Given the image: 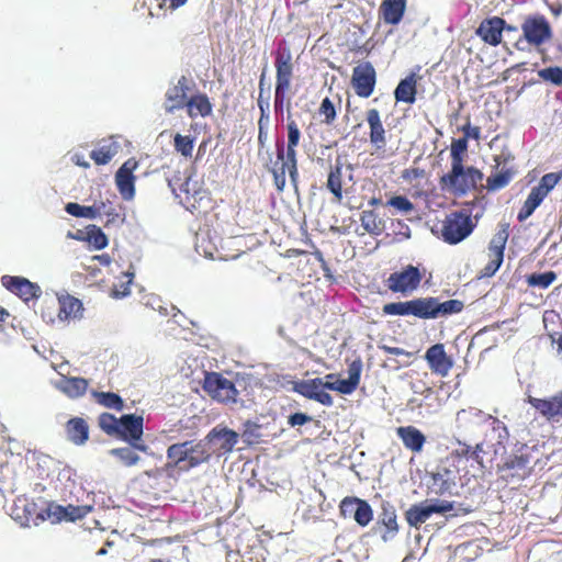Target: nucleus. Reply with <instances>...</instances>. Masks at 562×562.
Listing matches in <instances>:
<instances>
[{
    "label": "nucleus",
    "mask_w": 562,
    "mask_h": 562,
    "mask_svg": "<svg viewBox=\"0 0 562 562\" xmlns=\"http://www.w3.org/2000/svg\"><path fill=\"white\" fill-rule=\"evenodd\" d=\"M514 172L510 169L503 168L496 175L487 179V186L490 190H498L506 187L512 180Z\"/></svg>",
    "instance_id": "c03bdc74"
},
{
    "label": "nucleus",
    "mask_w": 562,
    "mask_h": 562,
    "mask_svg": "<svg viewBox=\"0 0 562 562\" xmlns=\"http://www.w3.org/2000/svg\"><path fill=\"white\" fill-rule=\"evenodd\" d=\"M88 385V380L83 378L66 375H61L60 380L55 383V387L70 398L82 396L86 393Z\"/></svg>",
    "instance_id": "5701e85b"
},
{
    "label": "nucleus",
    "mask_w": 562,
    "mask_h": 562,
    "mask_svg": "<svg viewBox=\"0 0 562 562\" xmlns=\"http://www.w3.org/2000/svg\"><path fill=\"white\" fill-rule=\"evenodd\" d=\"M406 0H384L381 4V12L385 23L398 24L404 15Z\"/></svg>",
    "instance_id": "cd10ccee"
},
{
    "label": "nucleus",
    "mask_w": 562,
    "mask_h": 562,
    "mask_svg": "<svg viewBox=\"0 0 562 562\" xmlns=\"http://www.w3.org/2000/svg\"><path fill=\"white\" fill-rule=\"evenodd\" d=\"M521 30L524 40L533 46L542 45L552 35L549 22L541 15L528 16L524 21Z\"/></svg>",
    "instance_id": "1a4fd4ad"
},
{
    "label": "nucleus",
    "mask_w": 562,
    "mask_h": 562,
    "mask_svg": "<svg viewBox=\"0 0 562 562\" xmlns=\"http://www.w3.org/2000/svg\"><path fill=\"white\" fill-rule=\"evenodd\" d=\"M547 195L542 192V190L533 187L526 199V203L537 209Z\"/></svg>",
    "instance_id": "774afa93"
},
{
    "label": "nucleus",
    "mask_w": 562,
    "mask_h": 562,
    "mask_svg": "<svg viewBox=\"0 0 562 562\" xmlns=\"http://www.w3.org/2000/svg\"><path fill=\"white\" fill-rule=\"evenodd\" d=\"M290 89L274 88V111L282 114L286 101V93Z\"/></svg>",
    "instance_id": "69168bd1"
},
{
    "label": "nucleus",
    "mask_w": 562,
    "mask_h": 562,
    "mask_svg": "<svg viewBox=\"0 0 562 562\" xmlns=\"http://www.w3.org/2000/svg\"><path fill=\"white\" fill-rule=\"evenodd\" d=\"M288 146H297L301 137V132L299 130L295 121L290 120V115L288 116Z\"/></svg>",
    "instance_id": "bf43d9fd"
},
{
    "label": "nucleus",
    "mask_w": 562,
    "mask_h": 562,
    "mask_svg": "<svg viewBox=\"0 0 562 562\" xmlns=\"http://www.w3.org/2000/svg\"><path fill=\"white\" fill-rule=\"evenodd\" d=\"M561 179V173L558 172H549L542 176L538 186V189L542 190V192L548 195V193L558 184Z\"/></svg>",
    "instance_id": "8fccbe9b"
},
{
    "label": "nucleus",
    "mask_w": 562,
    "mask_h": 562,
    "mask_svg": "<svg viewBox=\"0 0 562 562\" xmlns=\"http://www.w3.org/2000/svg\"><path fill=\"white\" fill-rule=\"evenodd\" d=\"M372 518H373V510H372L370 504L367 501L362 499L360 505L355 510V516H353L355 521L359 526L366 527L370 524Z\"/></svg>",
    "instance_id": "49530a36"
},
{
    "label": "nucleus",
    "mask_w": 562,
    "mask_h": 562,
    "mask_svg": "<svg viewBox=\"0 0 562 562\" xmlns=\"http://www.w3.org/2000/svg\"><path fill=\"white\" fill-rule=\"evenodd\" d=\"M468 149V140L465 138L454 139L451 144L450 156H451V168H453V176L459 175L462 171L463 154Z\"/></svg>",
    "instance_id": "72a5a7b5"
},
{
    "label": "nucleus",
    "mask_w": 562,
    "mask_h": 562,
    "mask_svg": "<svg viewBox=\"0 0 562 562\" xmlns=\"http://www.w3.org/2000/svg\"><path fill=\"white\" fill-rule=\"evenodd\" d=\"M91 510L90 506H67V520L75 521L83 518Z\"/></svg>",
    "instance_id": "680f3d73"
},
{
    "label": "nucleus",
    "mask_w": 562,
    "mask_h": 562,
    "mask_svg": "<svg viewBox=\"0 0 562 562\" xmlns=\"http://www.w3.org/2000/svg\"><path fill=\"white\" fill-rule=\"evenodd\" d=\"M530 405L548 419L562 417V391L549 398L529 396Z\"/></svg>",
    "instance_id": "412c9836"
},
{
    "label": "nucleus",
    "mask_w": 562,
    "mask_h": 562,
    "mask_svg": "<svg viewBox=\"0 0 562 562\" xmlns=\"http://www.w3.org/2000/svg\"><path fill=\"white\" fill-rule=\"evenodd\" d=\"M277 158L282 161L283 168L296 166V150L295 146H286V154L284 153V144L282 140L277 143Z\"/></svg>",
    "instance_id": "37998d69"
},
{
    "label": "nucleus",
    "mask_w": 562,
    "mask_h": 562,
    "mask_svg": "<svg viewBox=\"0 0 562 562\" xmlns=\"http://www.w3.org/2000/svg\"><path fill=\"white\" fill-rule=\"evenodd\" d=\"M1 281L3 286L20 296L25 302L30 301L31 299H37L42 294L40 285L32 283L22 277L3 276Z\"/></svg>",
    "instance_id": "4468645a"
},
{
    "label": "nucleus",
    "mask_w": 562,
    "mask_h": 562,
    "mask_svg": "<svg viewBox=\"0 0 562 562\" xmlns=\"http://www.w3.org/2000/svg\"><path fill=\"white\" fill-rule=\"evenodd\" d=\"M312 419V416L305 413L296 412L288 416V425L291 427L303 426L310 423Z\"/></svg>",
    "instance_id": "338daca9"
},
{
    "label": "nucleus",
    "mask_w": 562,
    "mask_h": 562,
    "mask_svg": "<svg viewBox=\"0 0 562 562\" xmlns=\"http://www.w3.org/2000/svg\"><path fill=\"white\" fill-rule=\"evenodd\" d=\"M99 427L109 436H117L120 418L110 413H102L98 418Z\"/></svg>",
    "instance_id": "79ce46f5"
},
{
    "label": "nucleus",
    "mask_w": 562,
    "mask_h": 562,
    "mask_svg": "<svg viewBox=\"0 0 562 562\" xmlns=\"http://www.w3.org/2000/svg\"><path fill=\"white\" fill-rule=\"evenodd\" d=\"M375 79V69L370 61L360 63L353 68L351 82L359 97L369 98L373 93Z\"/></svg>",
    "instance_id": "9b49d317"
},
{
    "label": "nucleus",
    "mask_w": 562,
    "mask_h": 562,
    "mask_svg": "<svg viewBox=\"0 0 562 562\" xmlns=\"http://www.w3.org/2000/svg\"><path fill=\"white\" fill-rule=\"evenodd\" d=\"M173 146L175 149L182 156L191 157L194 147V138L191 136L176 134L173 137Z\"/></svg>",
    "instance_id": "a18cd8bd"
},
{
    "label": "nucleus",
    "mask_w": 562,
    "mask_h": 562,
    "mask_svg": "<svg viewBox=\"0 0 562 562\" xmlns=\"http://www.w3.org/2000/svg\"><path fill=\"white\" fill-rule=\"evenodd\" d=\"M505 29V21L502 18H491L482 21L476 34L487 44L496 46L502 41V33Z\"/></svg>",
    "instance_id": "aec40b11"
},
{
    "label": "nucleus",
    "mask_w": 562,
    "mask_h": 562,
    "mask_svg": "<svg viewBox=\"0 0 562 562\" xmlns=\"http://www.w3.org/2000/svg\"><path fill=\"white\" fill-rule=\"evenodd\" d=\"M387 205L395 207L400 212L411 213L414 210V204L405 195H395L387 201Z\"/></svg>",
    "instance_id": "3c124183"
},
{
    "label": "nucleus",
    "mask_w": 562,
    "mask_h": 562,
    "mask_svg": "<svg viewBox=\"0 0 562 562\" xmlns=\"http://www.w3.org/2000/svg\"><path fill=\"white\" fill-rule=\"evenodd\" d=\"M103 210H105L104 202H101L100 204H93L91 206H85L75 202H69L65 206V211L69 215L90 220L95 218Z\"/></svg>",
    "instance_id": "473e14b6"
},
{
    "label": "nucleus",
    "mask_w": 562,
    "mask_h": 562,
    "mask_svg": "<svg viewBox=\"0 0 562 562\" xmlns=\"http://www.w3.org/2000/svg\"><path fill=\"white\" fill-rule=\"evenodd\" d=\"M491 425L492 430L497 434V445H503L509 437L507 427L497 418H493V423Z\"/></svg>",
    "instance_id": "0e129e2a"
},
{
    "label": "nucleus",
    "mask_w": 562,
    "mask_h": 562,
    "mask_svg": "<svg viewBox=\"0 0 562 562\" xmlns=\"http://www.w3.org/2000/svg\"><path fill=\"white\" fill-rule=\"evenodd\" d=\"M431 506L428 501L412 505L405 512V520L411 527L419 528L432 516Z\"/></svg>",
    "instance_id": "bb28decb"
},
{
    "label": "nucleus",
    "mask_w": 562,
    "mask_h": 562,
    "mask_svg": "<svg viewBox=\"0 0 562 562\" xmlns=\"http://www.w3.org/2000/svg\"><path fill=\"white\" fill-rule=\"evenodd\" d=\"M276 87L274 88H291V80L293 76L292 53L286 46L279 47L276 52Z\"/></svg>",
    "instance_id": "f8f14e48"
},
{
    "label": "nucleus",
    "mask_w": 562,
    "mask_h": 562,
    "mask_svg": "<svg viewBox=\"0 0 562 562\" xmlns=\"http://www.w3.org/2000/svg\"><path fill=\"white\" fill-rule=\"evenodd\" d=\"M362 499L358 497H346L340 503V513L344 517H352L355 516V510L360 505Z\"/></svg>",
    "instance_id": "864d4df0"
},
{
    "label": "nucleus",
    "mask_w": 562,
    "mask_h": 562,
    "mask_svg": "<svg viewBox=\"0 0 562 562\" xmlns=\"http://www.w3.org/2000/svg\"><path fill=\"white\" fill-rule=\"evenodd\" d=\"M60 319L80 318L82 316L83 306L80 300L66 294L58 296Z\"/></svg>",
    "instance_id": "c85d7f7f"
},
{
    "label": "nucleus",
    "mask_w": 562,
    "mask_h": 562,
    "mask_svg": "<svg viewBox=\"0 0 562 562\" xmlns=\"http://www.w3.org/2000/svg\"><path fill=\"white\" fill-rule=\"evenodd\" d=\"M193 82L186 76H181L177 82H171L165 93L164 110L172 114L178 110L184 109L188 101V92Z\"/></svg>",
    "instance_id": "6e6552de"
},
{
    "label": "nucleus",
    "mask_w": 562,
    "mask_h": 562,
    "mask_svg": "<svg viewBox=\"0 0 562 562\" xmlns=\"http://www.w3.org/2000/svg\"><path fill=\"white\" fill-rule=\"evenodd\" d=\"M243 437L248 443L254 442L260 438V426L254 422L247 420L244 423Z\"/></svg>",
    "instance_id": "6e6d98bb"
},
{
    "label": "nucleus",
    "mask_w": 562,
    "mask_h": 562,
    "mask_svg": "<svg viewBox=\"0 0 562 562\" xmlns=\"http://www.w3.org/2000/svg\"><path fill=\"white\" fill-rule=\"evenodd\" d=\"M123 276L125 278H127V281L126 282H122L120 284V286L114 285V288H113V290L111 292V296L114 297V299H123V297L130 295V293H131L130 284L132 283V280L134 278V273H132V272H124Z\"/></svg>",
    "instance_id": "603ef678"
},
{
    "label": "nucleus",
    "mask_w": 562,
    "mask_h": 562,
    "mask_svg": "<svg viewBox=\"0 0 562 562\" xmlns=\"http://www.w3.org/2000/svg\"><path fill=\"white\" fill-rule=\"evenodd\" d=\"M86 240L95 249L101 250L108 246V237L97 225L87 226Z\"/></svg>",
    "instance_id": "ea45409f"
},
{
    "label": "nucleus",
    "mask_w": 562,
    "mask_h": 562,
    "mask_svg": "<svg viewBox=\"0 0 562 562\" xmlns=\"http://www.w3.org/2000/svg\"><path fill=\"white\" fill-rule=\"evenodd\" d=\"M341 178H342V162L338 158L336 159L335 166L331 168L328 179L327 189L340 201L342 198L341 191Z\"/></svg>",
    "instance_id": "f704fd0d"
},
{
    "label": "nucleus",
    "mask_w": 562,
    "mask_h": 562,
    "mask_svg": "<svg viewBox=\"0 0 562 562\" xmlns=\"http://www.w3.org/2000/svg\"><path fill=\"white\" fill-rule=\"evenodd\" d=\"M474 227L475 225L468 213L463 211L452 212L442 222V240L449 245H457L470 236Z\"/></svg>",
    "instance_id": "f03ea898"
},
{
    "label": "nucleus",
    "mask_w": 562,
    "mask_h": 562,
    "mask_svg": "<svg viewBox=\"0 0 562 562\" xmlns=\"http://www.w3.org/2000/svg\"><path fill=\"white\" fill-rule=\"evenodd\" d=\"M383 313L385 315L407 316L413 315L415 317L426 319V300L425 297H418L404 302H392L383 306Z\"/></svg>",
    "instance_id": "ddd939ff"
},
{
    "label": "nucleus",
    "mask_w": 562,
    "mask_h": 562,
    "mask_svg": "<svg viewBox=\"0 0 562 562\" xmlns=\"http://www.w3.org/2000/svg\"><path fill=\"white\" fill-rule=\"evenodd\" d=\"M144 417L136 414H124L120 417L117 438L134 449L147 453L149 447L143 441Z\"/></svg>",
    "instance_id": "7ed1b4c3"
},
{
    "label": "nucleus",
    "mask_w": 562,
    "mask_h": 562,
    "mask_svg": "<svg viewBox=\"0 0 562 562\" xmlns=\"http://www.w3.org/2000/svg\"><path fill=\"white\" fill-rule=\"evenodd\" d=\"M135 450L128 445V447L113 448L109 451V454L116 458L125 467H133L140 460Z\"/></svg>",
    "instance_id": "4c0bfd02"
},
{
    "label": "nucleus",
    "mask_w": 562,
    "mask_h": 562,
    "mask_svg": "<svg viewBox=\"0 0 562 562\" xmlns=\"http://www.w3.org/2000/svg\"><path fill=\"white\" fill-rule=\"evenodd\" d=\"M458 415H467L470 419L475 420L477 423L490 422V424H492L494 418L492 415L485 414L482 411L474 407H470L469 409H462L458 413Z\"/></svg>",
    "instance_id": "5fc2aeb1"
},
{
    "label": "nucleus",
    "mask_w": 562,
    "mask_h": 562,
    "mask_svg": "<svg viewBox=\"0 0 562 562\" xmlns=\"http://www.w3.org/2000/svg\"><path fill=\"white\" fill-rule=\"evenodd\" d=\"M292 390L325 406H331L334 403L331 395L326 392L325 382L321 378L296 381L293 383Z\"/></svg>",
    "instance_id": "9d476101"
},
{
    "label": "nucleus",
    "mask_w": 562,
    "mask_h": 562,
    "mask_svg": "<svg viewBox=\"0 0 562 562\" xmlns=\"http://www.w3.org/2000/svg\"><path fill=\"white\" fill-rule=\"evenodd\" d=\"M120 144L114 139L103 140L102 144L91 151L90 157L97 165H106L119 153Z\"/></svg>",
    "instance_id": "2f4dec72"
},
{
    "label": "nucleus",
    "mask_w": 562,
    "mask_h": 562,
    "mask_svg": "<svg viewBox=\"0 0 562 562\" xmlns=\"http://www.w3.org/2000/svg\"><path fill=\"white\" fill-rule=\"evenodd\" d=\"M361 371V360H355L348 367V379H338L334 382L325 381V389L337 391L346 395L351 394L359 385Z\"/></svg>",
    "instance_id": "2eb2a0df"
},
{
    "label": "nucleus",
    "mask_w": 562,
    "mask_h": 562,
    "mask_svg": "<svg viewBox=\"0 0 562 562\" xmlns=\"http://www.w3.org/2000/svg\"><path fill=\"white\" fill-rule=\"evenodd\" d=\"M136 167V162L127 160L124 162L115 173V182L122 198L126 201L132 200L135 194V177L133 169Z\"/></svg>",
    "instance_id": "6ab92c4d"
},
{
    "label": "nucleus",
    "mask_w": 562,
    "mask_h": 562,
    "mask_svg": "<svg viewBox=\"0 0 562 562\" xmlns=\"http://www.w3.org/2000/svg\"><path fill=\"white\" fill-rule=\"evenodd\" d=\"M529 461L530 460H529L528 456H524V454L514 456V457H510L505 462L504 468L507 470L522 471L524 472L521 474V476H522L526 474V470L528 468Z\"/></svg>",
    "instance_id": "09e8293b"
},
{
    "label": "nucleus",
    "mask_w": 562,
    "mask_h": 562,
    "mask_svg": "<svg viewBox=\"0 0 562 562\" xmlns=\"http://www.w3.org/2000/svg\"><path fill=\"white\" fill-rule=\"evenodd\" d=\"M429 369L441 376H447L452 368V360L447 356L442 344L432 345L425 353Z\"/></svg>",
    "instance_id": "f3484780"
},
{
    "label": "nucleus",
    "mask_w": 562,
    "mask_h": 562,
    "mask_svg": "<svg viewBox=\"0 0 562 562\" xmlns=\"http://www.w3.org/2000/svg\"><path fill=\"white\" fill-rule=\"evenodd\" d=\"M426 300V319H435L440 316H448L460 313L463 308V302L459 300H448L439 302L437 297H425Z\"/></svg>",
    "instance_id": "a211bd4d"
},
{
    "label": "nucleus",
    "mask_w": 562,
    "mask_h": 562,
    "mask_svg": "<svg viewBox=\"0 0 562 562\" xmlns=\"http://www.w3.org/2000/svg\"><path fill=\"white\" fill-rule=\"evenodd\" d=\"M483 178V173L474 167L464 168L462 166V171L453 176V168L449 173H446L441 177L440 182L449 187L456 194L463 195L469 190L474 189Z\"/></svg>",
    "instance_id": "423d86ee"
},
{
    "label": "nucleus",
    "mask_w": 562,
    "mask_h": 562,
    "mask_svg": "<svg viewBox=\"0 0 562 562\" xmlns=\"http://www.w3.org/2000/svg\"><path fill=\"white\" fill-rule=\"evenodd\" d=\"M396 434L404 447L413 452L422 451L426 442L425 435L414 426L398 427Z\"/></svg>",
    "instance_id": "393cba45"
},
{
    "label": "nucleus",
    "mask_w": 562,
    "mask_h": 562,
    "mask_svg": "<svg viewBox=\"0 0 562 562\" xmlns=\"http://www.w3.org/2000/svg\"><path fill=\"white\" fill-rule=\"evenodd\" d=\"M67 434L71 442L83 445L89 438V426L82 418H71L67 424Z\"/></svg>",
    "instance_id": "7c9ffc66"
},
{
    "label": "nucleus",
    "mask_w": 562,
    "mask_h": 562,
    "mask_svg": "<svg viewBox=\"0 0 562 562\" xmlns=\"http://www.w3.org/2000/svg\"><path fill=\"white\" fill-rule=\"evenodd\" d=\"M238 438L239 435L236 431L218 425L212 428L204 437V442L210 457L216 456L220 458L233 451L238 442Z\"/></svg>",
    "instance_id": "20e7f679"
},
{
    "label": "nucleus",
    "mask_w": 562,
    "mask_h": 562,
    "mask_svg": "<svg viewBox=\"0 0 562 562\" xmlns=\"http://www.w3.org/2000/svg\"><path fill=\"white\" fill-rule=\"evenodd\" d=\"M491 260L490 262L484 267V269L481 272V277L488 278L494 276L498 269L501 268L504 258H499L498 256H490Z\"/></svg>",
    "instance_id": "e2e57ef3"
},
{
    "label": "nucleus",
    "mask_w": 562,
    "mask_h": 562,
    "mask_svg": "<svg viewBox=\"0 0 562 562\" xmlns=\"http://www.w3.org/2000/svg\"><path fill=\"white\" fill-rule=\"evenodd\" d=\"M186 108L188 115L191 119H194L198 115L205 117L212 113L213 109L210 99L204 93H196L188 98Z\"/></svg>",
    "instance_id": "c756f323"
},
{
    "label": "nucleus",
    "mask_w": 562,
    "mask_h": 562,
    "mask_svg": "<svg viewBox=\"0 0 562 562\" xmlns=\"http://www.w3.org/2000/svg\"><path fill=\"white\" fill-rule=\"evenodd\" d=\"M428 502L431 506L432 514H445L447 512L454 509L456 505L454 502L445 499H430Z\"/></svg>",
    "instance_id": "052dcab7"
},
{
    "label": "nucleus",
    "mask_w": 562,
    "mask_h": 562,
    "mask_svg": "<svg viewBox=\"0 0 562 562\" xmlns=\"http://www.w3.org/2000/svg\"><path fill=\"white\" fill-rule=\"evenodd\" d=\"M167 458L173 465L188 470L209 462L211 457L204 439H202L199 441L187 440L169 446Z\"/></svg>",
    "instance_id": "f257e3e1"
},
{
    "label": "nucleus",
    "mask_w": 562,
    "mask_h": 562,
    "mask_svg": "<svg viewBox=\"0 0 562 562\" xmlns=\"http://www.w3.org/2000/svg\"><path fill=\"white\" fill-rule=\"evenodd\" d=\"M555 279L557 273L554 271L531 273L527 277V283L529 286L547 289L555 281Z\"/></svg>",
    "instance_id": "a19ab883"
},
{
    "label": "nucleus",
    "mask_w": 562,
    "mask_h": 562,
    "mask_svg": "<svg viewBox=\"0 0 562 562\" xmlns=\"http://www.w3.org/2000/svg\"><path fill=\"white\" fill-rule=\"evenodd\" d=\"M508 225L504 224L496 232L488 245L490 256H498L504 258V250L508 239Z\"/></svg>",
    "instance_id": "c9c22d12"
},
{
    "label": "nucleus",
    "mask_w": 562,
    "mask_h": 562,
    "mask_svg": "<svg viewBox=\"0 0 562 562\" xmlns=\"http://www.w3.org/2000/svg\"><path fill=\"white\" fill-rule=\"evenodd\" d=\"M361 225L366 232L371 235H380L383 231V222L378 217L374 211L367 210L361 213Z\"/></svg>",
    "instance_id": "e433bc0d"
},
{
    "label": "nucleus",
    "mask_w": 562,
    "mask_h": 562,
    "mask_svg": "<svg viewBox=\"0 0 562 562\" xmlns=\"http://www.w3.org/2000/svg\"><path fill=\"white\" fill-rule=\"evenodd\" d=\"M47 517L52 518L53 521L67 520V506L57 504H49L47 507Z\"/></svg>",
    "instance_id": "13d9d810"
},
{
    "label": "nucleus",
    "mask_w": 562,
    "mask_h": 562,
    "mask_svg": "<svg viewBox=\"0 0 562 562\" xmlns=\"http://www.w3.org/2000/svg\"><path fill=\"white\" fill-rule=\"evenodd\" d=\"M417 93V75L411 72L402 79L394 90L396 102L413 104L416 101Z\"/></svg>",
    "instance_id": "b1692460"
},
{
    "label": "nucleus",
    "mask_w": 562,
    "mask_h": 562,
    "mask_svg": "<svg viewBox=\"0 0 562 562\" xmlns=\"http://www.w3.org/2000/svg\"><path fill=\"white\" fill-rule=\"evenodd\" d=\"M92 394L97 402L106 408L116 409L119 412L123 411L124 408V402L122 397L116 393L93 391Z\"/></svg>",
    "instance_id": "58836bf2"
},
{
    "label": "nucleus",
    "mask_w": 562,
    "mask_h": 562,
    "mask_svg": "<svg viewBox=\"0 0 562 562\" xmlns=\"http://www.w3.org/2000/svg\"><path fill=\"white\" fill-rule=\"evenodd\" d=\"M539 77L543 79L544 81H549L555 86L562 85V68L554 66V67H547L538 72Z\"/></svg>",
    "instance_id": "de8ad7c7"
},
{
    "label": "nucleus",
    "mask_w": 562,
    "mask_h": 562,
    "mask_svg": "<svg viewBox=\"0 0 562 562\" xmlns=\"http://www.w3.org/2000/svg\"><path fill=\"white\" fill-rule=\"evenodd\" d=\"M180 181H181L180 178L171 179L168 181V186L171 189L172 193L176 196H179V194L177 193V187H176L177 184H179L180 192L186 194V200H187L186 203H188V204H186V207L188 210L195 209L196 200L202 199L201 198L202 191H201L198 182H192L191 175H188L186 177V180L182 183H179Z\"/></svg>",
    "instance_id": "4be33fe9"
},
{
    "label": "nucleus",
    "mask_w": 562,
    "mask_h": 562,
    "mask_svg": "<svg viewBox=\"0 0 562 562\" xmlns=\"http://www.w3.org/2000/svg\"><path fill=\"white\" fill-rule=\"evenodd\" d=\"M367 122L370 127V142L379 149L384 147L386 143L385 130L376 109H370L367 112Z\"/></svg>",
    "instance_id": "a878e982"
},
{
    "label": "nucleus",
    "mask_w": 562,
    "mask_h": 562,
    "mask_svg": "<svg viewBox=\"0 0 562 562\" xmlns=\"http://www.w3.org/2000/svg\"><path fill=\"white\" fill-rule=\"evenodd\" d=\"M321 115H324V122L326 124H331L336 117V110L334 103L329 98H325L319 108Z\"/></svg>",
    "instance_id": "4d7b16f0"
},
{
    "label": "nucleus",
    "mask_w": 562,
    "mask_h": 562,
    "mask_svg": "<svg viewBox=\"0 0 562 562\" xmlns=\"http://www.w3.org/2000/svg\"><path fill=\"white\" fill-rule=\"evenodd\" d=\"M204 390L216 401L235 404L238 391L236 385L218 373H209L204 380Z\"/></svg>",
    "instance_id": "39448f33"
},
{
    "label": "nucleus",
    "mask_w": 562,
    "mask_h": 562,
    "mask_svg": "<svg viewBox=\"0 0 562 562\" xmlns=\"http://www.w3.org/2000/svg\"><path fill=\"white\" fill-rule=\"evenodd\" d=\"M422 278L419 269L408 265L401 271L392 272L386 279V285L394 293L407 294L419 286Z\"/></svg>",
    "instance_id": "0eeeda50"
},
{
    "label": "nucleus",
    "mask_w": 562,
    "mask_h": 562,
    "mask_svg": "<svg viewBox=\"0 0 562 562\" xmlns=\"http://www.w3.org/2000/svg\"><path fill=\"white\" fill-rule=\"evenodd\" d=\"M376 525H381L384 528L381 532V539L383 542L392 541L398 533L400 527L397 524L396 510L391 503H382Z\"/></svg>",
    "instance_id": "dca6fc26"
}]
</instances>
